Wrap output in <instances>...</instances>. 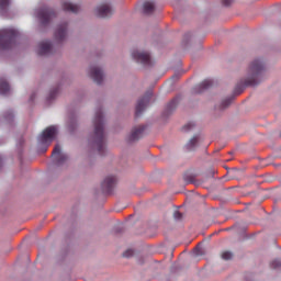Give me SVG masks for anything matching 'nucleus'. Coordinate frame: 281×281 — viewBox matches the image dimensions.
Returning <instances> with one entry per match:
<instances>
[{"mask_svg": "<svg viewBox=\"0 0 281 281\" xmlns=\"http://www.w3.org/2000/svg\"><path fill=\"white\" fill-rule=\"evenodd\" d=\"M196 255H198V256H201V251H198Z\"/></svg>", "mask_w": 281, "mask_h": 281, "instance_id": "nucleus-33", "label": "nucleus"}, {"mask_svg": "<svg viewBox=\"0 0 281 281\" xmlns=\"http://www.w3.org/2000/svg\"><path fill=\"white\" fill-rule=\"evenodd\" d=\"M265 72L254 71L250 72L246 78L241 79L235 87L234 95H240L245 91L246 87H256L261 80Z\"/></svg>", "mask_w": 281, "mask_h": 281, "instance_id": "nucleus-2", "label": "nucleus"}, {"mask_svg": "<svg viewBox=\"0 0 281 281\" xmlns=\"http://www.w3.org/2000/svg\"><path fill=\"white\" fill-rule=\"evenodd\" d=\"M199 144H201V137L193 136L186 145L187 150H194L199 147Z\"/></svg>", "mask_w": 281, "mask_h": 281, "instance_id": "nucleus-18", "label": "nucleus"}, {"mask_svg": "<svg viewBox=\"0 0 281 281\" xmlns=\"http://www.w3.org/2000/svg\"><path fill=\"white\" fill-rule=\"evenodd\" d=\"M89 78L93 80L97 85H102L104 82V72L102 71H90L89 72Z\"/></svg>", "mask_w": 281, "mask_h": 281, "instance_id": "nucleus-15", "label": "nucleus"}, {"mask_svg": "<svg viewBox=\"0 0 281 281\" xmlns=\"http://www.w3.org/2000/svg\"><path fill=\"white\" fill-rule=\"evenodd\" d=\"M144 14H153L155 12V3L147 1L143 4Z\"/></svg>", "mask_w": 281, "mask_h": 281, "instance_id": "nucleus-21", "label": "nucleus"}, {"mask_svg": "<svg viewBox=\"0 0 281 281\" xmlns=\"http://www.w3.org/2000/svg\"><path fill=\"white\" fill-rule=\"evenodd\" d=\"M133 254H134V251L128 249L125 252H123V257L124 258H131V257H133Z\"/></svg>", "mask_w": 281, "mask_h": 281, "instance_id": "nucleus-29", "label": "nucleus"}, {"mask_svg": "<svg viewBox=\"0 0 281 281\" xmlns=\"http://www.w3.org/2000/svg\"><path fill=\"white\" fill-rule=\"evenodd\" d=\"M8 93H10V83L5 78H0V94L8 95Z\"/></svg>", "mask_w": 281, "mask_h": 281, "instance_id": "nucleus-19", "label": "nucleus"}, {"mask_svg": "<svg viewBox=\"0 0 281 281\" xmlns=\"http://www.w3.org/2000/svg\"><path fill=\"white\" fill-rule=\"evenodd\" d=\"M93 132L89 136V144L98 150L99 155H106V133L104 132V115L97 110L93 120Z\"/></svg>", "mask_w": 281, "mask_h": 281, "instance_id": "nucleus-1", "label": "nucleus"}, {"mask_svg": "<svg viewBox=\"0 0 281 281\" xmlns=\"http://www.w3.org/2000/svg\"><path fill=\"white\" fill-rule=\"evenodd\" d=\"M54 53V46L52 45V42L44 41L38 44L37 54L40 56H49V54Z\"/></svg>", "mask_w": 281, "mask_h": 281, "instance_id": "nucleus-12", "label": "nucleus"}, {"mask_svg": "<svg viewBox=\"0 0 281 281\" xmlns=\"http://www.w3.org/2000/svg\"><path fill=\"white\" fill-rule=\"evenodd\" d=\"M10 5V0H0V12H5Z\"/></svg>", "mask_w": 281, "mask_h": 281, "instance_id": "nucleus-24", "label": "nucleus"}, {"mask_svg": "<svg viewBox=\"0 0 281 281\" xmlns=\"http://www.w3.org/2000/svg\"><path fill=\"white\" fill-rule=\"evenodd\" d=\"M115 183H117V178L115 176H108L101 183V188L103 192L109 194L112 192L113 188H115Z\"/></svg>", "mask_w": 281, "mask_h": 281, "instance_id": "nucleus-10", "label": "nucleus"}, {"mask_svg": "<svg viewBox=\"0 0 281 281\" xmlns=\"http://www.w3.org/2000/svg\"><path fill=\"white\" fill-rule=\"evenodd\" d=\"M177 104H179V99L175 98L172 99L166 106L165 111H164V115H171L175 111V109H177Z\"/></svg>", "mask_w": 281, "mask_h": 281, "instance_id": "nucleus-17", "label": "nucleus"}, {"mask_svg": "<svg viewBox=\"0 0 281 281\" xmlns=\"http://www.w3.org/2000/svg\"><path fill=\"white\" fill-rule=\"evenodd\" d=\"M153 98V91H147L144 97L138 99L136 103V116L139 117L144 111H146V106L150 103V99Z\"/></svg>", "mask_w": 281, "mask_h": 281, "instance_id": "nucleus-6", "label": "nucleus"}, {"mask_svg": "<svg viewBox=\"0 0 281 281\" xmlns=\"http://www.w3.org/2000/svg\"><path fill=\"white\" fill-rule=\"evenodd\" d=\"M54 16H56V12L50 8L44 7L37 10V19L41 21L42 25H48Z\"/></svg>", "mask_w": 281, "mask_h": 281, "instance_id": "nucleus-5", "label": "nucleus"}, {"mask_svg": "<svg viewBox=\"0 0 281 281\" xmlns=\"http://www.w3.org/2000/svg\"><path fill=\"white\" fill-rule=\"evenodd\" d=\"M61 8L65 12H72L74 14L80 11V5L67 1L63 2Z\"/></svg>", "mask_w": 281, "mask_h": 281, "instance_id": "nucleus-16", "label": "nucleus"}, {"mask_svg": "<svg viewBox=\"0 0 281 281\" xmlns=\"http://www.w3.org/2000/svg\"><path fill=\"white\" fill-rule=\"evenodd\" d=\"M183 128L184 131H192L194 128V123H188Z\"/></svg>", "mask_w": 281, "mask_h": 281, "instance_id": "nucleus-30", "label": "nucleus"}, {"mask_svg": "<svg viewBox=\"0 0 281 281\" xmlns=\"http://www.w3.org/2000/svg\"><path fill=\"white\" fill-rule=\"evenodd\" d=\"M54 38L57 43H63L67 38V23L57 25Z\"/></svg>", "mask_w": 281, "mask_h": 281, "instance_id": "nucleus-11", "label": "nucleus"}, {"mask_svg": "<svg viewBox=\"0 0 281 281\" xmlns=\"http://www.w3.org/2000/svg\"><path fill=\"white\" fill-rule=\"evenodd\" d=\"M250 71H265V66L262 65V61L259 59H255L250 64Z\"/></svg>", "mask_w": 281, "mask_h": 281, "instance_id": "nucleus-20", "label": "nucleus"}, {"mask_svg": "<svg viewBox=\"0 0 281 281\" xmlns=\"http://www.w3.org/2000/svg\"><path fill=\"white\" fill-rule=\"evenodd\" d=\"M272 269H281V259H276L270 263Z\"/></svg>", "mask_w": 281, "mask_h": 281, "instance_id": "nucleus-27", "label": "nucleus"}, {"mask_svg": "<svg viewBox=\"0 0 281 281\" xmlns=\"http://www.w3.org/2000/svg\"><path fill=\"white\" fill-rule=\"evenodd\" d=\"M146 131L145 125H138L132 130V133L128 136V142H137L144 137V132Z\"/></svg>", "mask_w": 281, "mask_h": 281, "instance_id": "nucleus-13", "label": "nucleus"}, {"mask_svg": "<svg viewBox=\"0 0 281 281\" xmlns=\"http://www.w3.org/2000/svg\"><path fill=\"white\" fill-rule=\"evenodd\" d=\"M173 218H175L176 221H181V218H183V214H181V212H179V211H176V212L173 213Z\"/></svg>", "mask_w": 281, "mask_h": 281, "instance_id": "nucleus-28", "label": "nucleus"}, {"mask_svg": "<svg viewBox=\"0 0 281 281\" xmlns=\"http://www.w3.org/2000/svg\"><path fill=\"white\" fill-rule=\"evenodd\" d=\"M58 135V127L56 125L48 126L40 136V143L43 146H49Z\"/></svg>", "mask_w": 281, "mask_h": 281, "instance_id": "nucleus-4", "label": "nucleus"}, {"mask_svg": "<svg viewBox=\"0 0 281 281\" xmlns=\"http://www.w3.org/2000/svg\"><path fill=\"white\" fill-rule=\"evenodd\" d=\"M52 157L56 166H64V164H67L69 156L67 154H63L60 149V145H55Z\"/></svg>", "mask_w": 281, "mask_h": 281, "instance_id": "nucleus-7", "label": "nucleus"}, {"mask_svg": "<svg viewBox=\"0 0 281 281\" xmlns=\"http://www.w3.org/2000/svg\"><path fill=\"white\" fill-rule=\"evenodd\" d=\"M213 85L214 81L212 79H206L194 88V93H203V91L210 89V87H213Z\"/></svg>", "mask_w": 281, "mask_h": 281, "instance_id": "nucleus-14", "label": "nucleus"}, {"mask_svg": "<svg viewBox=\"0 0 281 281\" xmlns=\"http://www.w3.org/2000/svg\"><path fill=\"white\" fill-rule=\"evenodd\" d=\"M92 71H100V69H98V68H94V69H92Z\"/></svg>", "mask_w": 281, "mask_h": 281, "instance_id": "nucleus-32", "label": "nucleus"}, {"mask_svg": "<svg viewBox=\"0 0 281 281\" xmlns=\"http://www.w3.org/2000/svg\"><path fill=\"white\" fill-rule=\"evenodd\" d=\"M16 41V31L13 29L0 30V49H10Z\"/></svg>", "mask_w": 281, "mask_h": 281, "instance_id": "nucleus-3", "label": "nucleus"}, {"mask_svg": "<svg viewBox=\"0 0 281 281\" xmlns=\"http://www.w3.org/2000/svg\"><path fill=\"white\" fill-rule=\"evenodd\" d=\"M58 95V87L53 88L47 97L48 102H52V100H56V97Z\"/></svg>", "mask_w": 281, "mask_h": 281, "instance_id": "nucleus-23", "label": "nucleus"}, {"mask_svg": "<svg viewBox=\"0 0 281 281\" xmlns=\"http://www.w3.org/2000/svg\"><path fill=\"white\" fill-rule=\"evenodd\" d=\"M134 60L140 63V65H151L150 54L146 52L134 50L132 53Z\"/></svg>", "mask_w": 281, "mask_h": 281, "instance_id": "nucleus-9", "label": "nucleus"}, {"mask_svg": "<svg viewBox=\"0 0 281 281\" xmlns=\"http://www.w3.org/2000/svg\"><path fill=\"white\" fill-rule=\"evenodd\" d=\"M4 120L7 122H12L14 120V113L12 111H7L4 113Z\"/></svg>", "mask_w": 281, "mask_h": 281, "instance_id": "nucleus-26", "label": "nucleus"}, {"mask_svg": "<svg viewBox=\"0 0 281 281\" xmlns=\"http://www.w3.org/2000/svg\"><path fill=\"white\" fill-rule=\"evenodd\" d=\"M232 3H234V0H222V4L226 8L229 7Z\"/></svg>", "mask_w": 281, "mask_h": 281, "instance_id": "nucleus-31", "label": "nucleus"}, {"mask_svg": "<svg viewBox=\"0 0 281 281\" xmlns=\"http://www.w3.org/2000/svg\"><path fill=\"white\" fill-rule=\"evenodd\" d=\"M233 100H234V97L223 100L222 103L220 104V110L223 111V110L227 109V106H229V104H232Z\"/></svg>", "mask_w": 281, "mask_h": 281, "instance_id": "nucleus-22", "label": "nucleus"}, {"mask_svg": "<svg viewBox=\"0 0 281 281\" xmlns=\"http://www.w3.org/2000/svg\"><path fill=\"white\" fill-rule=\"evenodd\" d=\"M95 14L100 19H109V16L113 15V9L111 8V4L103 3L95 9Z\"/></svg>", "mask_w": 281, "mask_h": 281, "instance_id": "nucleus-8", "label": "nucleus"}, {"mask_svg": "<svg viewBox=\"0 0 281 281\" xmlns=\"http://www.w3.org/2000/svg\"><path fill=\"white\" fill-rule=\"evenodd\" d=\"M222 259L223 260H232V258H234V254L232 251H224L222 252Z\"/></svg>", "mask_w": 281, "mask_h": 281, "instance_id": "nucleus-25", "label": "nucleus"}]
</instances>
